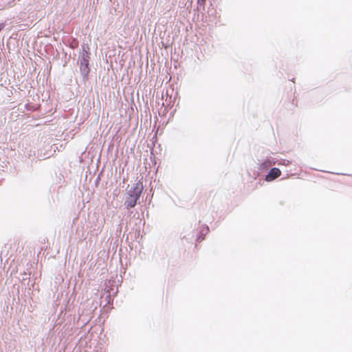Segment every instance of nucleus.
<instances>
[{
  "instance_id": "3",
  "label": "nucleus",
  "mask_w": 352,
  "mask_h": 352,
  "mask_svg": "<svg viewBox=\"0 0 352 352\" xmlns=\"http://www.w3.org/2000/svg\"><path fill=\"white\" fill-rule=\"evenodd\" d=\"M280 173L281 172L278 168H272L265 176V180L267 182L273 181L280 176Z\"/></svg>"
},
{
  "instance_id": "6",
  "label": "nucleus",
  "mask_w": 352,
  "mask_h": 352,
  "mask_svg": "<svg viewBox=\"0 0 352 352\" xmlns=\"http://www.w3.org/2000/svg\"><path fill=\"white\" fill-rule=\"evenodd\" d=\"M4 25L3 23H0V32L3 29Z\"/></svg>"
},
{
  "instance_id": "7",
  "label": "nucleus",
  "mask_w": 352,
  "mask_h": 352,
  "mask_svg": "<svg viewBox=\"0 0 352 352\" xmlns=\"http://www.w3.org/2000/svg\"><path fill=\"white\" fill-rule=\"evenodd\" d=\"M198 240H204V237H202L201 239L200 237H199Z\"/></svg>"
},
{
  "instance_id": "2",
  "label": "nucleus",
  "mask_w": 352,
  "mask_h": 352,
  "mask_svg": "<svg viewBox=\"0 0 352 352\" xmlns=\"http://www.w3.org/2000/svg\"><path fill=\"white\" fill-rule=\"evenodd\" d=\"M88 50V47L86 49L84 47L82 51L80 52L78 60V62L80 65V74L84 79L87 78L89 73V61L90 58V54Z\"/></svg>"
},
{
  "instance_id": "1",
  "label": "nucleus",
  "mask_w": 352,
  "mask_h": 352,
  "mask_svg": "<svg viewBox=\"0 0 352 352\" xmlns=\"http://www.w3.org/2000/svg\"><path fill=\"white\" fill-rule=\"evenodd\" d=\"M143 190V184L138 182L133 184L129 189L126 190L124 198V205L127 209L132 208L135 206Z\"/></svg>"
},
{
  "instance_id": "4",
  "label": "nucleus",
  "mask_w": 352,
  "mask_h": 352,
  "mask_svg": "<svg viewBox=\"0 0 352 352\" xmlns=\"http://www.w3.org/2000/svg\"><path fill=\"white\" fill-rule=\"evenodd\" d=\"M275 163L273 162L272 160L267 159L261 164L260 166H261V169H267V168L271 167Z\"/></svg>"
},
{
  "instance_id": "5",
  "label": "nucleus",
  "mask_w": 352,
  "mask_h": 352,
  "mask_svg": "<svg viewBox=\"0 0 352 352\" xmlns=\"http://www.w3.org/2000/svg\"><path fill=\"white\" fill-rule=\"evenodd\" d=\"M206 2V0H198V3L199 5H204Z\"/></svg>"
}]
</instances>
